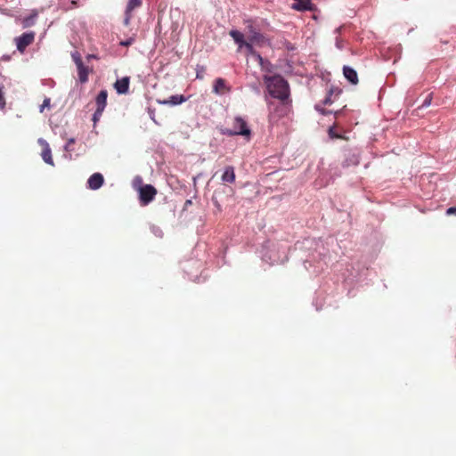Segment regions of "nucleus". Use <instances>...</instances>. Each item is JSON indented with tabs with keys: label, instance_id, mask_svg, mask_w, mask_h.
<instances>
[{
	"label": "nucleus",
	"instance_id": "nucleus-29",
	"mask_svg": "<svg viewBox=\"0 0 456 456\" xmlns=\"http://www.w3.org/2000/svg\"><path fill=\"white\" fill-rule=\"evenodd\" d=\"M74 57V61H75V63L77 64V61H78V60H81V58L79 56L76 57V56H73Z\"/></svg>",
	"mask_w": 456,
	"mask_h": 456
},
{
	"label": "nucleus",
	"instance_id": "nucleus-14",
	"mask_svg": "<svg viewBox=\"0 0 456 456\" xmlns=\"http://www.w3.org/2000/svg\"><path fill=\"white\" fill-rule=\"evenodd\" d=\"M184 102H186V98L182 94L172 95L167 100L159 101L160 104L164 105H178Z\"/></svg>",
	"mask_w": 456,
	"mask_h": 456
},
{
	"label": "nucleus",
	"instance_id": "nucleus-24",
	"mask_svg": "<svg viewBox=\"0 0 456 456\" xmlns=\"http://www.w3.org/2000/svg\"><path fill=\"white\" fill-rule=\"evenodd\" d=\"M4 106H5V100H4L3 94L0 92V109L4 108Z\"/></svg>",
	"mask_w": 456,
	"mask_h": 456
},
{
	"label": "nucleus",
	"instance_id": "nucleus-2",
	"mask_svg": "<svg viewBox=\"0 0 456 456\" xmlns=\"http://www.w3.org/2000/svg\"><path fill=\"white\" fill-rule=\"evenodd\" d=\"M228 135H242L247 140L250 139L251 130L247 121L241 117H235L232 121V128L225 132Z\"/></svg>",
	"mask_w": 456,
	"mask_h": 456
},
{
	"label": "nucleus",
	"instance_id": "nucleus-23",
	"mask_svg": "<svg viewBox=\"0 0 456 456\" xmlns=\"http://www.w3.org/2000/svg\"><path fill=\"white\" fill-rule=\"evenodd\" d=\"M432 101V94H429L427 98L424 100L423 103L421 104V107H428L430 105Z\"/></svg>",
	"mask_w": 456,
	"mask_h": 456
},
{
	"label": "nucleus",
	"instance_id": "nucleus-20",
	"mask_svg": "<svg viewBox=\"0 0 456 456\" xmlns=\"http://www.w3.org/2000/svg\"><path fill=\"white\" fill-rule=\"evenodd\" d=\"M253 45H255V44L251 43L248 40H246L245 43L243 44V47H245L250 53L254 54L255 51L253 48Z\"/></svg>",
	"mask_w": 456,
	"mask_h": 456
},
{
	"label": "nucleus",
	"instance_id": "nucleus-19",
	"mask_svg": "<svg viewBox=\"0 0 456 456\" xmlns=\"http://www.w3.org/2000/svg\"><path fill=\"white\" fill-rule=\"evenodd\" d=\"M281 118L285 115H281V103L277 105L274 109V111L270 114V118L273 119L275 117Z\"/></svg>",
	"mask_w": 456,
	"mask_h": 456
},
{
	"label": "nucleus",
	"instance_id": "nucleus-33",
	"mask_svg": "<svg viewBox=\"0 0 456 456\" xmlns=\"http://www.w3.org/2000/svg\"><path fill=\"white\" fill-rule=\"evenodd\" d=\"M294 1L296 2L297 0H294Z\"/></svg>",
	"mask_w": 456,
	"mask_h": 456
},
{
	"label": "nucleus",
	"instance_id": "nucleus-10",
	"mask_svg": "<svg viewBox=\"0 0 456 456\" xmlns=\"http://www.w3.org/2000/svg\"><path fill=\"white\" fill-rule=\"evenodd\" d=\"M142 5V0H129L126 9L125 24L128 25L132 18V12Z\"/></svg>",
	"mask_w": 456,
	"mask_h": 456
},
{
	"label": "nucleus",
	"instance_id": "nucleus-3",
	"mask_svg": "<svg viewBox=\"0 0 456 456\" xmlns=\"http://www.w3.org/2000/svg\"><path fill=\"white\" fill-rule=\"evenodd\" d=\"M157 195V190L151 184H144L139 188V199L142 206L151 202Z\"/></svg>",
	"mask_w": 456,
	"mask_h": 456
},
{
	"label": "nucleus",
	"instance_id": "nucleus-32",
	"mask_svg": "<svg viewBox=\"0 0 456 456\" xmlns=\"http://www.w3.org/2000/svg\"><path fill=\"white\" fill-rule=\"evenodd\" d=\"M330 134H334V132H332V129H330Z\"/></svg>",
	"mask_w": 456,
	"mask_h": 456
},
{
	"label": "nucleus",
	"instance_id": "nucleus-13",
	"mask_svg": "<svg viewBox=\"0 0 456 456\" xmlns=\"http://www.w3.org/2000/svg\"><path fill=\"white\" fill-rule=\"evenodd\" d=\"M77 68L78 72V78L81 83H86L88 80V69L86 67L82 60L77 61Z\"/></svg>",
	"mask_w": 456,
	"mask_h": 456
},
{
	"label": "nucleus",
	"instance_id": "nucleus-27",
	"mask_svg": "<svg viewBox=\"0 0 456 456\" xmlns=\"http://www.w3.org/2000/svg\"><path fill=\"white\" fill-rule=\"evenodd\" d=\"M132 41H133L132 39H129V40H126V41H123V42L120 43V45H124V46H127V45L132 44Z\"/></svg>",
	"mask_w": 456,
	"mask_h": 456
},
{
	"label": "nucleus",
	"instance_id": "nucleus-21",
	"mask_svg": "<svg viewBox=\"0 0 456 456\" xmlns=\"http://www.w3.org/2000/svg\"><path fill=\"white\" fill-rule=\"evenodd\" d=\"M50 102H51L50 98H45L43 103L40 106V112H43L45 110V109H46V108L50 109Z\"/></svg>",
	"mask_w": 456,
	"mask_h": 456
},
{
	"label": "nucleus",
	"instance_id": "nucleus-22",
	"mask_svg": "<svg viewBox=\"0 0 456 456\" xmlns=\"http://www.w3.org/2000/svg\"><path fill=\"white\" fill-rule=\"evenodd\" d=\"M102 112L103 111L99 112V109H96V110L94 111V113L93 115V121H94V125L100 120V118L102 115Z\"/></svg>",
	"mask_w": 456,
	"mask_h": 456
},
{
	"label": "nucleus",
	"instance_id": "nucleus-18",
	"mask_svg": "<svg viewBox=\"0 0 456 456\" xmlns=\"http://www.w3.org/2000/svg\"><path fill=\"white\" fill-rule=\"evenodd\" d=\"M230 36L233 38L236 44H238L239 48L243 47V44L245 43L244 36L241 32L238 30H231L229 32Z\"/></svg>",
	"mask_w": 456,
	"mask_h": 456
},
{
	"label": "nucleus",
	"instance_id": "nucleus-16",
	"mask_svg": "<svg viewBox=\"0 0 456 456\" xmlns=\"http://www.w3.org/2000/svg\"><path fill=\"white\" fill-rule=\"evenodd\" d=\"M235 172L234 168L232 166H228L225 167L224 174L222 175V181L224 183H232L235 181Z\"/></svg>",
	"mask_w": 456,
	"mask_h": 456
},
{
	"label": "nucleus",
	"instance_id": "nucleus-8",
	"mask_svg": "<svg viewBox=\"0 0 456 456\" xmlns=\"http://www.w3.org/2000/svg\"><path fill=\"white\" fill-rule=\"evenodd\" d=\"M130 79L128 77H124L121 79H118L114 84V88L118 94H125L128 92Z\"/></svg>",
	"mask_w": 456,
	"mask_h": 456
},
{
	"label": "nucleus",
	"instance_id": "nucleus-4",
	"mask_svg": "<svg viewBox=\"0 0 456 456\" xmlns=\"http://www.w3.org/2000/svg\"><path fill=\"white\" fill-rule=\"evenodd\" d=\"M34 39H35L34 32L30 31V32L23 33L21 36L15 38L17 49L20 53H23L25 51V49L34 42Z\"/></svg>",
	"mask_w": 456,
	"mask_h": 456
},
{
	"label": "nucleus",
	"instance_id": "nucleus-6",
	"mask_svg": "<svg viewBox=\"0 0 456 456\" xmlns=\"http://www.w3.org/2000/svg\"><path fill=\"white\" fill-rule=\"evenodd\" d=\"M291 8L299 12L314 11L315 9V5L311 2V0H297L291 5Z\"/></svg>",
	"mask_w": 456,
	"mask_h": 456
},
{
	"label": "nucleus",
	"instance_id": "nucleus-30",
	"mask_svg": "<svg viewBox=\"0 0 456 456\" xmlns=\"http://www.w3.org/2000/svg\"><path fill=\"white\" fill-rule=\"evenodd\" d=\"M257 57H258V59H259L260 61H262V57H261V55H259V54H258V55H257Z\"/></svg>",
	"mask_w": 456,
	"mask_h": 456
},
{
	"label": "nucleus",
	"instance_id": "nucleus-25",
	"mask_svg": "<svg viewBox=\"0 0 456 456\" xmlns=\"http://www.w3.org/2000/svg\"><path fill=\"white\" fill-rule=\"evenodd\" d=\"M323 103L325 105H328V104H331L332 103V100H331V93L330 94V95H328L324 101H323Z\"/></svg>",
	"mask_w": 456,
	"mask_h": 456
},
{
	"label": "nucleus",
	"instance_id": "nucleus-17",
	"mask_svg": "<svg viewBox=\"0 0 456 456\" xmlns=\"http://www.w3.org/2000/svg\"><path fill=\"white\" fill-rule=\"evenodd\" d=\"M38 16V11L37 10H32L30 14L27 17H24L21 20V24L23 28H28L35 24L36 20Z\"/></svg>",
	"mask_w": 456,
	"mask_h": 456
},
{
	"label": "nucleus",
	"instance_id": "nucleus-31",
	"mask_svg": "<svg viewBox=\"0 0 456 456\" xmlns=\"http://www.w3.org/2000/svg\"><path fill=\"white\" fill-rule=\"evenodd\" d=\"M330 134H334V132H332V129H330Z\"/></svg>",
	"mask_w": 456,
	"mask_h": 456
},
{
	"label": "nucleus",
	"instance_id": "nucleus-5",
	"mask_svg": "<svg viewBox=\"0 0 456 456\" xmlns=\"http://www.w3.org/2000/svg\"><path fill=\"white\" fill-rule=\"evenodd\" d=\"M37 142L42 147L41 156L44 161L51 166H53L54 163L52 157V151L48 142L43 138H39Z\"/></svg>",
	"mask_w": 456,
	"mask_h": 456
},
{
	"label": "nucleus",
	"instance_id": "nucleus-26",
	"mask_svg": "<svg viewBox=\"0 0 456 456\" xmlns=\"http://www.w3.org/2000/svg\"><path fill=\"white\" fill-rule=\"evenodd\" d=\"M70 4H71V6H70V7H69V9H72V8L78 7V6H79V5H78V4H77V2L76 0H72V1L70 2Z\"/></svg>",
	"mask_w": 456,
	"mask_h": 456
},
{
	"label": "nucleus",
	"instance_id": "nucleus-1",
	"mask_svg": "<svg viewBox=\"0 0 456 456\" xmlns=\"http://www.w3.org/2000/svg\"><path fill=\"white\" fill-rule=\"evenodd\" d=\"M264 81L266 85L269 94L280 100L281 102V115H287L289 111L291 103L290 89L287 80L281 75L265 76Z\"/></svg>",
	"mask_w": 456,
	"mask_h": 456
},
{
	"label": "nucleus",
	"instance_id": "nucleus-15",
	"mask_svg": "<svg viewBox=\"0 0 456 456\" xmlns=\"http://www.w3.org/2000/svg\"><path fill=\"white\" fill-rule=\"evenodd\" d=\"M107 97H108V92L106 90H102L98 94V95L95 99V102H96V105H97L96 109H99V112L104 110V109L107 105Z\"/></svg>",
	"mask_w": 456,
	"mask_h": 456
},
{
	"label": "nucleus",
	"instance_id": "nucleus-9",
	"mask_svg": "<svg viewBox=\"0 0 456 456\" xmlns=\"http://www.w3.org/2000/svg\"><path fill=\"white\" fill-rule=\"evenodd\" d=\"M213 91L216 94H224L231 91L230 86H228L224 78L218 77L215 80Z\"/></svg>",
	"mask_w": 456,
	"mask_h": 456
},
{
	"label": "nucleus",
	"instance_id": "nucleus-7",
	"mask_svg": "<svg viewBox=\"0 0 456 456\" xmlns=\"http://www.w3.org/2000/svg\"><path fill=\"white\" fill-rule=\"evenodd\" d=\"M103 182H104L103 175L100 173H94L89 177V179L87 181V184L90 189L97 190L102 187V185L103 184Z\"/></svg>",
	"mask_w": 456,
	"mask_h": 456
},
{
	"label": "nucleus",
	"instance_id": "nucleus-11",
	"mask_svg": "<svg viewBox=\"0 0 456 456\" xmlns=\"http://www.w3.org/2000/svg\"><path fill=\"white\" fill-rule=\"evenodd\" d=\"M249 34L248 36V40L255 45H262L265 41V37L256 31L252 26L248 27Z\"/></svg>",
	"mask_w": 456,
	"mask_h": 456
},
{
	"label": "nucleus",
	"instance_id": "nucleus-12",
	"mask_svg": "<svg viewBox=\"0 0 456 456\" xmlns=\"http://www.w3.org/2000/svg\"><path fill=\"white\" fill-rule=\"evenodd\" d=\"M343 74L345 77L353 85H356L359 81L357 72L349 66L343 67Z\"/></svg>",
	"mask_w": 456,
	"mask_h": 456
},
{
	"label": "nucleus",
	"instance_id": "nucleus-28",
	"mask_svg": "<svg viewBox=\"0 0 456 456\" xmlns=\"http://www.w3.org/2000/svg\"><path fill=\"white\" fill-rule=\"evenodd\" d=\"M456 213V208H449L447 209V214L448 215H452V214H455Z\"/></svg>",
	"mask_w": 456,
	"mask_h": 456
}]
</instances>
